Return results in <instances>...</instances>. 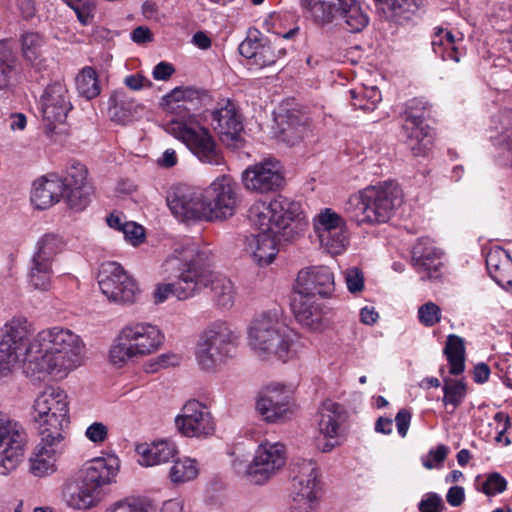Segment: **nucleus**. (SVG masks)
<instances>
[{
	"label": "nucleus",
	"instance_id": "1",
	"mask_svg": "<svg viewBox=\"0 0 512 512\" xmlns=\"http://www.w3.org/2000/svg\"><path fill=\"white\" fill-rule=\"evenodd\" d=\"M248 217L261 232L245 236L244 250L259 266L273 262L278 252L276 241H293L306 227L301 204L281 195L269 202H254Z\"/></svg>",
	"mask_w": 512,
	"mask_h": 512
},
{
	"label": "nucleus",
	"instance_id": "2",
	"mask_svg": "<svg viewBox=\"0 0 512 512\" xmlns=\"http://www.w3.org/2000/svg\"><path fill=\"white\" fill-rule=\"evenodd\" d=\"M174 255L165 260V271L172 270L165 283H162V302L175 297L189 299L210 285L214 305L221 310L231 309L237 298L233 281L221 274L197 264L194 249L189 246L175 248Z\"/></svg>",
	"mask_w": 512,
	"mask_h": 512
},
{
	"label": "nucleus",
	"instance_id": "3",
	"mask_svg": "<svg viewBox=\"0 0 512 512\" xmlns=\"http://www.w3.org/2000/svg\"><path fill=\"white\" fill-rule=\"evenodd\" d=\"M198 103V91L191 87H175L162 96V111L170 114L166 119V130L180 139L201 162L222 165L224 158L209 130L200 124L197 115L191 113Z\"/></svg>",
	"mask_w": 512,
	"mask_h": 512
},
{
	"label": "nucleus",
	"instance_id": "4",
	"mask_svg": "<svg viewBox=\"0 0 512 512\" xmlns=\"http://www.w3.org/2000/svg\"><path fill=\"white\" fill-rule=\"evenodd\" d=\"M80 352V338L69 329L42 330L29 342L26 374L37 379L42 374H66L77 366Z\"/></svg>",
	"mask_w": 512,
	"mask_h": 512
},
{
	"label": "nucleus",
	"instance_id": "5",
	"mask_svg": "<svg viewBox=\"0 0 512 512\" xmlns=\"http://www.w3.org/2000/svg\"><path fill=\"white\" fill-rule=\"evenodd\" d=\"M248 344L261 360L287 363L304 349L301 336L290 328L277 310L256 316L248 328Z\"/></svg>",
	"mask_w": 512,
	"mask_h": 512
},
{
	"label": "nucleus",
	"instance_id": "6",
	"mask_svg": "<svg viewBox=\"0 0 512 512\" xmlns=\"http://www.w3.org/2000/svg\"><path fill=\"white\" fill-rule=\"evenodd\" d=\"M401 202L398 185L394 181H385L351 195L345 204V212L358 225L386 223Z\"/></svg>",
	"mask_w": 512,
	"mask_h": 512
},
{
	"label": "nucleus",
	"instance_id": "7",
	"mask_svg": "<svg viewBox=\"0 0 512 512\" xmlns=\"http://www.w3.org/2000/svg\"><path fill=\"white\" fill-rule=\"evenodd\" d=\"M238 345V334L225 320L210 322L200 333L195 358L202 370L214 371L231 359Z\"/></svg>",
	"mask_w": 512,
	"mask_h": 512
},
{
	"label": "nucleus",
	"instance_id": "8",
	"mask_svg": "<svg viewBox=\"0 0 512 512\" xmlns=\"http://www.w3.org/2000/svg\"><path fill=\"white\" fill-rule=\"evenodd\" d=\"M306 17L317 25L341 21L351 33L362 31L369 17L357 0H300Z\"/></svg>",
	"mask_w": 512,
	"mask_h": 512
},
{
	"label": "nucleus",
	"instance_id": "9",
	"mask_svg": "<svg viewBox=\"0 0 512 512\" xmlns=\"http://www.w3.org/2000/svg\"><path fill=\"white\" fill-rule=\"evenodd\" d=\"M34 419L39 424V435L65 438L63 428L69 424L66 393L60 388H48L34 402Z\"/></svg>",
	"mask_w": 512,
	"mask_h": 512
},
{
	"label": "nucleus",
	"instance_id": "10",
	"mask_svg": "<svg viewBox=\"0 0 512 512\" xmlns=\"http://www.w3.org/2000/svg\"><path fill=\"white\" fill-rule=\"evenodd\" d=\"M291 512H316L319 504V467L313 459H297L291 464Z\"/></svg>",
	"mask_w": 512,
	"mask_h": 512
},
{
	"label": "nucleus",
	"instance_id": "11",
	"mask_svg": "<svg viewBox=\"0 0 512 512\" xmlns=\"http://www.w3.org/2000/svg\"><path fill=\"white\" fill-rule=\"evenodd\" d=\"M206 222L225 221L233 217L240 204L237 182L229 175H221L202 189Z\"/></svg>",
	"mask_w": 512,
	"mask_h": 512
},
{
	"label": "nucleus",
	"instance_id": "12",
	"mask_svg": "<svg viewBox=\"0 0 512 512\" xmlns=\"http://www.w3.org/2000/svg\"><path fill=\"white\" fill-rule=\"evenodd\" d=\"M29 336V324L25 319L14 318L0 330V377L10 376L21 356L26 373Z\"/></svg>",
	"mask_w": 512,
	"mask_h": 512
},
{
	"label": "nucleus",
	"instance_id": "13",
	"mask_svg": "<svg viewBox=\"0 0 512 512\" xmlns=\"http://www.w3.org/2000/svg\"><path fill=\"white\" fill-rule=\"evenodd\" d=\"M97 280L101 292L109 301L118 304H132L136 301L138 285L119 263H102Z\"/></svg>",
	"mask_w": 512,
	"mask_h": 512
},
{
	"label": "nucleus",
	"instance_id": "14",
	"mask_svg": "<svg viewBox=\"0 0 512 512\" xmlns=\"http://www.w3.org/2000/svg\"><path fill=\"white\" fill-rule=\"evenodd\" d=\"M28 441L27 432L19 422L0 413V475H8L23 459Z\"/></svg>",
	"mask_w": 512,
	"mask_h": 512
},
{
	"label": "nucleus",
	"instance_id": "15",
	"mask_svg": "<svg viewBox=\"0 0 512 512\" xmlns=\"http://www.w3.org/2000/svg\"><path fill=\"white\" fill-rule=\"evenodd\" d=\"M176 430L188 438H206L215 432L210 408L197 399H189L174 419Z\"/></svg>",
	"mask_w": 512,
	"mask_h": 512
},
{
	"label": "nucleus",
	"instance_id": "16",
	"mask_svg": "<svg viewBox=\"0 0 512 512\" xmlns=\"http://www.w3.org/2000/svg\"><path fill=\"white\" fill-rule=\"evenodd\" d=\"M286 463V449L280 442L265 441L255 451L245 473L250 482L262 485L274 476Z\"/></svg>",
	"mask_w": 512,
	"mask_h": 512
},
{
	"label": "nucleus",
	"instance_id": "17",
	"mask_svg": "<svg viewBox=\"0 0 512 512\" xmlns=\"http://www.w3.org/2000/svg\"><path fill=\"white\" fill-rule=\"evenodd\" d=\"M211 125L219 140L228 148L239 149L243 145V117L230 99L218 104L211 113Z\"/></svg>",
	"mask_w": 512,
	"mask_h": 512
},
{
	"label": "nucleus",
	"instance_id": "18",
	"mask_svg": "<svg viewBox=\"0 0 512 512\" xmlns=\"http://www.w3.org/2000/svg\"><path fill=\"white\" fill-rule=\"evenodd\" d=\"M166 203L173 216L181 222L206 221L202 189L174 187L168 192Z\"/></svg>",
	"mask_w": 512,
	"mask_h": 512
},
{
	"label": "nucleus",
	"instance_id": "19",
	"mask_svg": "<svg viewBox=\"0 0 512 512\" xmlns=\"http://www.w3.org/2000/svg\"><path fill=\"white\" fill-rule=\"evenodd\" d=\"M256 410L268 423H278L290 418L292 389L281 383L268 385L257 399Z\"/></svg>",
	"mask_w": 512,
	"mask_h": 512
},
{
	"label": "nucleus",
	"instance_id": "20",
	"mask_svg": "<svg viewBox=\"0 0 512 512\" xmlns=\"http://www.w3.org/2000/svg\"><path fill=\"white\" fill-rule=\"evenodd\" d=\"M87 168L78 161H71L65 176H59L61 189L68 206L75 211H82L89 204L92 186L87 181Z\"/></svg>",
	"mask_w": 512,
	"mask_h": 512
},
{
	"label": "nucleus",
	"instance_id": "21",
	"mask_svg": "<svg viewBox=\"0 0 512 512\" xmlns=\"http://www.w3.org/2000/svg\"><path fill=\"white\" fill-rule=\"evenodd\" d=\"M281 169L279 161L266 159L248 166L242 172V183L246 190L261 194L277 191L284 183Z\"/></svg>",
	"mask_w": 512,
	"mask_h": 512
},
{
	"label": "nucleus",
	"instance_id": "22",
	"mask_svg": "<svg viewBox=\"0 0 512 512\" xmlns=\"http://www.w3.org/2000/svg\"><path fill=\"white\" fill-rule=\"evenodd\" d=\"M490 140L496 149L495 160L500 166H512V109L500 108L491 116Z\"/></svg>",
	"mask_w": 512,
	"mask_h": 512
},
{
	"label": "nucleus",
	"instance_id": "23",
	"mask_svg": "<svg viewBox=\"0 0 512 512\" xmlns=\"http://www.w3.org/2000/svg\"><path fill=\"white\" fill-rule=\"evenodd\" d=\"M335 289L334 274L327 266H313L299 271L294 293L329 297Z\"/></svg>",
	"mask_w": 512,
	"mask_h": 512
},
{
	"label": "nucleus",
	"instance_id": "24",
	"mask_svg": "<svg viewBox=\"0 0 512 512\" xmlns=\"http://www.w3.org/2000/svg\"><path fill=\"white\" fill-rule=\"evenodd\" d=\"M120 459L114 455L96 457L87 461L79 470V479L100 492V488L116 482Z\"/></svg>",
	"mask_w": 512,
	"mask_h": 512
},
{
	"label": "nucleus",
	"instance_id": "25",
	"mask_svg": "<svg viewBox=\"0 0 512 512\" xmlns=\"http://www.w3.org/2000/svg\"><path fill=\"white\" fill-rule=\"evenodd\" d=\"M239 53L257 68L271 66L276 62L275 49L270 40L258 29L251 28L238 47Z\"/></svg>",
	"mask_w": 512,
	"mask_h": 512
},
{
	"label": "nucleus",
	"instance_id": "26",
	"mask_svg": "<svg viewBox=\"0 0 512 512\" xmlns=\"http://www.w3.org/2000/svg\"><path fill=\"white\" fill-rule=\"evenodd\" d=\"M72 109L66 86L54 82L47 86L42 95V114L48 126L63 123Z\"/></svg>",
	"mask_w": 512,
	"mask_h": 512
},
{
	"label": "nucleus",
	"instance_id": "27",
	"mask_svg": "<svg viewBox=\"0 0 512 512\" xmlns=\"http://www.w3.org/2000/svg\"><path fill=\"white\" fill-rule=\"evenodd\" d=\"M40 437V443L30 458V471L37 477L50 475L56 470V457L63 452L65 439L59 437L54 439L45 435H40Z\"/></svg>",
	"mask_w": 512,
	"mask_h": 512
},
{
	"label": "nucleus",
	"instance_id": "28",
	"mask_svg": "<svg viewBox=\"0 0 512 512\" xmlns=\"http://www.w3.org/2000/svg\"><path fill=\"white\" fill-rule=\"evenodd\" d=\"M121 339L130 341L137 356L151 354L160 346V329L149 323L129 325L121 330Z\"/></svg>",
	"mask_w": 512,
	"mask_h": 512
},
{
	"label": "nucleus",
	"instance_id": "29",
	"mask_svg": "<svg viewBox=\"0 0 512 512\" xmlns=\"http://www.w3.org/2000/svg\"><path fill=\"white\" fill-rule=\"evenodd\" d=\"M291 309L296 320L302 326L310 329L311 331H318L321 329L323 309L316 297L293 292Z\"/></svg>",
	"mask_w": 512,
	"mask_h": 512
},
{
	"label": "nucleus",
	"instance_id": "30",
	"mask_svg": "<svg viewBox=\"0 0 512 512\" xmlns=\"http://www.w3.org/2000/svg\"><path fill=\"white\" fill-rule=\"evenodd\" d=\"M319 431L325 438H338L343 425L348 419L345 407L333 400L327 399L322 402L319 410Z\"/></svg>",
	"mask_w": 512,
	"mask_h": 512
},
{
	"label": "nucleus",
	"instance_id": "31",
	"mask_svg": "<svg viewBox=\"0 0 512 512\" xmlns=\"http://www.w3.org/2000/svg\"><path fill=\"white\" fill-rule=\"evenodd\" d=\"M489 276L504 290L512 293V259L501 247H493L486 254Z\"/></svg>",
	"mask_w": 512,
	"mask_h": 512
},
{
	"label": "nucleus",
	"instance_id": "32",
	"mask_svg": "<svg viewBox=\"0 0 512 512\" xmlns=\"http://www.w3.org/2000/svg\"><path fill=\"white\" fill-rule=\"evenodd\" d=\"M143 111V106L137 104L123 90H115L111 93L108 100V114L111 121L127 125L137 120Z\"/></svg>",
	"mask_w": 512,
	"mask_h": 512
},
{
	"label": "nucleus",
	"instance_id": "33",
	"mask_svg": "<svg viewBox=\"0 0 512 512\" xmlns=\"http://www.w3.org/2000/svg\"><path fill=\"white\" fill-rule=\"evenodd\" d=\"M61 197L65 199L57 174H49L34 181L30 198L37 209H47L59 202Z\"/></svg>",
	"mask_w": 512,
	"mask_h": 512
},
{
	"label": "nucleus",
	"instance_id": "34",
	"mask_svg": "<svg viewBox=\"0 0 512 512\" xmlns=\"http://www.w3.org/2000/svg\"><path fill=\"white\" fill-rule=\"evenodd\" d=\"M412 265L418 272H427V278H433L441 266L439 260L442 252L436 248L429 238H420L411 251Z\"/></svg>",
	"mask_w": 512,
	"mask_h": 512
},
{
	"label": "nucleus",
	"instance_id": "35",
	"mask_svg": "<svg viewBox=\"0 0 512 512\" xmlns=\"http://www.w3.org/2000/svg\"><path fill=\"white\" fill-rule=\"evenodd\" d=\"M459 42L462 38H456L452 31L437 27L432 36V50L434 54L442 60H453L459 62L462 56V51L459 48Z\"/></svg>",
	"mask_w": 512,
	"mask_h": 512
},
{
	"label": "nucleus",
	"instance_id": "36",
	"mask_svg": "<svg viewBox=\"0 0 512 512\" xmlns=\"http://www.w3.org/2000/svg\"><path fill=\"white\" fill-rule=\"evenodd\" d=\"M99 491L91 485H86L78 478L75 485H69L64 493L69 506L75 509H89L95 506L99 500Z\"/></svg>",
	"mask_w": 512,
	"mask_h": 512
},
{
	"label": "nucleus",
	"instance_id": "37",
	"mask_svg": "<svg viewBox=\"0 0 512 512\" xmlns=\"http://www.w3.org/2000/svg\"><path fill=\"white\" fill-rule=\"evenodd\" d=\"M407 138V145L414 156L425 155L432 143V129L426 124L409 125L403 127Z\"/></svg>",
	"mask_w": 512,
	"mask_h": 512
},
{
	"label": "nucleus",
	"instance_id": "38",
	"mask_svg": "<svg viewBox=\"0 0 512 512\" xmlns=\"http://www.w3.org/2000/svg\"><path fill=\"white\" fill-rule=\"evenodd\" d=\"M63 238L54 233L43 235L36 243V250L31 259L39 262L53 264L54 258L64 249Z\"/></svg>",
	"mask_w": 512,
	"mask_h": 512
},
{
	"label": "nucleus",
	"instance_id": "39",
	"mask_svg": "<svg viewBox=\"0 0 512 512\" xmlns=\"http://www.w3.org/2000/svg\"><path fill=\"white\" fill-rule=\"evenodd\" d=\"M442 403L447 408L449 414H454L455 410L463 403L467 395V386L463 380L444 379L442 386Z\"/></svg>",
	"mask_w": 512,
	"mask_h": 512
},
{
	"label": "nucleus",
	"instance_id": "40",
	"mask_svg": "<svg viewBox=\"0 0 512 512\" xmlns=\"http://www.w3.org/2000/svg\"><path fill=\"white\" fill-rule=\"evenodd\" d=\"M444 354L449 363V372L460 375L465 369V347L463 339L451 334L447 337Z\"/></svg>",
	"mask_w": 512,
	"mask_h": 512
},
{
	"label": "nucleus",
	"instance_id": "41",
	"mask_svg": "<svg viewBox=\"0 0 512 512\" xmlns=\"http://www.w3.org/2000/svg\"><path fill=\"white\" fill-rule=\"evenodd\" d=\"M21 54L25 61L35 63L42 56L44 36L37 31H23L19 36Z\"/></svg>",
	"mask_w": 512,
	"mask_h": 512
},
{
	"label": "nucleus",
	"instance_id": "42",
	"mask_svg": "<svg viewBox=\"0 0 512 512\" xmlns=\"http://www.w3.org/2000/svg\"><path fill=\"white\" fill-rule=\"evenodd\" d=\"M17 58L8 41L0 40V90L11 86L16 72Z\"/></svg>",
	"mask_w": 512,
	"mask_h": 512
},
{
	"label": "nucleus",
	"instance_id": "43",
	"mask_svg": "<svg viewBox=\"0 0 512 512\" xmlns=\"http://www.w3.org/2000/svg\"><path fill=\"white\" fill-rule=\"evenodd\" d=\"M198 472L196 460L183 457L173 460L168 477L172 483L181 484L195 479Z\"/></svg>",
	"mask_w": 512,
	"mask_h": 512
},
{
	"label": "nucleus",
	"instance_id": "44",
	"mask_svg": "<svg viewBox=\"0 0 512 512\" xmlns=\"http://www.w3.org/2000/svg\"><path fill=\"white\" fill-rule=\"evenodd\" d=\"M345 225V220L330 208L322 209L313 220L314 231L318 239Z\"/></svg>",
	"mask_w": 512,
	"mask_h": 512
},
{
	"label": "nucleus",
	"instance_id": "45",
	"mask_svg": "<svg viewBox=\"0 0 512 512\" xmlns=\"http://www.w3.org/2000/svg\"><path fill=\"white\" fill-rule=\"evenodd\" d=\"M350 93L353 107L365 112L375 110L382 99L380 90L375 86L354 89Z\"/></svg>",
	"mask_w": 512,
	"mask_h": 512
},
{
	"label": "nucleus",
	"instance_id": "46",
	"mask_svg": "<svg viewBox=\"0 0 512 512\" xmlns=\"http://www.w3.org/2000/svg\"><path fill=\"white\" fill-rule=\"evenodd\" d=\"M53 276L52 265L31 259L28 272L29 283L41 291L49 290Z\"/></svg>",
	"mask_w": 512,
	"mask_h": 512
},
{
	"label": "nucleus",
	"instance_id": "47",
	"mask_svg": "<svg viewBox=\"0 0 512 512\" xmlns=\"http://www.w3.org/2000/svg\"><path fill=\"white\" fill-rule=\"evenodd\" d=\"M76 88L79 94L86 99H93L100 94L98 76L94 68L85 67L77 75Z\"/></svg>",
	"mask_w": 512,
	"mask_h": 512
},
{
	"label": "nucleus",
	"instance_id": "48",
	"mask_svg": "<svg viewBox=\"0 0 512 512\" xmlns=\"http://www.w3.org/2000/svg\"><path fill=\"white\" fill-rule=\"evenodd\" d=\"M321 247L331 255L342 254L348 246V234L346 225L319 238Z\"/></svg>",
	"mask_w": 512,
	"mask_h": 512
},
{
	"label": "nucleus",
	"instance_id": "49",
	"mask_svg": "<svg viewBox=\"0 0 512 512\" xmlns=\"http://www.w3.org/2000/svg\"><path fill=\"white\" fill-rule=\"evenodd\" d=\"M106 512H156L150 500L142 497H127L111 504Z\"/></svg>",
	"mask_w": 512,
	"mask_h": 512
},
{
	"label": "nucleus",
	"instance_id": "50",
	"mask_svg": "<svg viewBox=\"0 0 512 512\" xmlns=\"http://www.w3.org/2000/svg\"><path fill=\"white\" fill-rule=\"evenodd\" d=\"M475 489L487 496H494L504 492L507 481L499 473H491L487 476H477L474 482Z\"/></svg>",
	"mask_w": 512,
	"mask_h": 512
},
{
	"label": "nucleus",
	"instance_id": "51",
	"mask_svg": "<svg viewBox=\"0 0 512 512\" xmlns=\"http://www.w3.org/2000/svg\"><path fill=\"white\" fill-rule=\"evenodd\" d=\"M428 110V103L422 99H411L406 102L405 109L401 114L403 118V126L408 127L409 125L424 124Z\"/></svg>",
	"mask_w": 512,
	"mask_h": 512
},
{
	"label": "nucleus",
	"instance_id": "52",
	"mask_svg": "<svg viewBox=\"0 0 512 512\" xmlns=\"http://www.w3.org/2000/svg\"><path fill=\"white\" fill-rule=\"evenodd\" d=\"M137 357L129 340L121 339V332L115 339L109 351V359L113 365L123 366L128 360Z\"/></svg>",
	"mask_w": 512,
	"mask_h": 512
},
{
	"label": "nucleus",
	"instance_id": "53",
	"mask_svg": "<svg viewBox=\"0 0 512 512\" xmlns=\"http://www.w3.org/2000/svg\"><path fill=\"white\" fill-rule=\"evenodd\" d=\"M160 440H154L152 443H140L136 446V452L139 455L140 465L149 467L160 463Z\"/></svg>",
	"mask_w": 512,
	"mask_h": 512
},
{
	"label": "nucleus",
	"instance_id": "54",
	"mask_svg": "<svg viewBox=\"0 0 512 512\" xmlns=\"http://www.w3.org/2000/svg\"><path fill=\"white\" fill-rule=\"evenodd\" d=\"M70 6L82 25H88L94 17L95 2L94 0H65Z\"/></svg>",
	"mask_w": 512,
	"mask_h": 512
},
{
	"label": "nucleus",
	"instance_id": "55",
	"mask_svg": "<svg viewBox=\"0 0 512 512\" xmlns=\"http://www.w3.org/2000/svg\"><path fill=\"white\" fill-rule=\"evenodd\" d=\"M418 320L426 327H432L441 320V309L434 302H427L418 308Z\"/></svg>",
	"mask_w": 512,
	"mask_h": 512
},
{
	"label": "nucleus",
	"instance_id": "56",
	"mask_svg": "<svg viewBox=\"0 0 512 512\" xmlns=\"http://www.w3.org/2000/svg\"><path fill=\"white\" fill-rule=\"evenodd\" d=\"M308 125L305 122L291 121L286 128L282 130V138L289 145L293 146L302 140L308 133Z\"/></svg>",
	"mask_w": 512,
	"mask_h": 512
},
{
	"label": "nucleus",
	"instance_id": "57",
	"mask_svg": "<svg viewBox=\"0 0 512 512\" xmlns=\"http://www.w3.org/2000/svg\"><path fill=\"white\" fill-rule=\"evenodd\" d=\"M122 233L124 235V239L133 246L141 244L145 239L144 227L133 221L124 224Z\"/></svg>",
	"mask_w": 512,
	"mask_h": 512
},
{
	"label": "nucleus",
	"instance_id": "58",
	"mask_svg": "<svg viewBox=\"0 0 512 512\" xmlns=\"http://www.w3.org/2000/svg\"><path fill=\"white\" fill-rule=\"evenodd\" d=\"M347 289L350 293L361 292L364 288L363 273L356 267L349 268L344 273Z\"/></svg>",
	"mask_w": 512,
	"mask_h": 512
},
{
	"label": "nucleus",
	"instance_id": "59",
	"mask_svg": "<svg viewBox=\"0 0 512 512\" xmlns=\"http://www.w3.org/2000/svg\"><path fill=\"white\" fill-rule=\"evenodd\" d=\"M442 508V498L434 492L426 494V496L418 504V509L420 512H440Z\"/></svg>",
	"mask_w": 512,
	"mask_h": 512
},
{
	"label": "nucleus",
	"instance_id": "60",
	"mask_svg": "<svg viewBox=\"0 0 512 512\" xmlns=\"http://www.w3.org/2000/svg\"><path fill=\"white\" fill-rule=\"evenodd\" d=\"M85 436L93 443H103L108 437V428L102 422H94L85 431Z\"/></svg>",
	"mask_w": 512,
	"mask_h": 512
},
{
	"label": "nucleus",
	"instance_id": "61",
	"mask_svg": "<svg viewBox=\"0 0 512 512\" xmlns=\"http://www.w3.org/2000/svg\"><path fill=\"white\" fill-rule=\"evenodd\" d=\"M382 3L394 15H401L402 13L409 12L412 8L416 7L415 0H375Z\"/></svg>",
	"mask_w": 512,
	"mask_h": 512
},
{
	"label": "nucleus",
	"instance_id": "62",
	"mask_svg": "<svg viewBox=\"0 0 512 512\" xmlns=\"http://www.w3.org/2000/svg\"><path fill=\"white\" fill-rule=\"evenodd\" d=\"M448 453V448L445 445H438L436 449L430 450L427 459H423V466L427 469H432L436 464L442 463Z\"/></svg>",
	"mask_w": 512,
	"mask_h": 512
},
{
	"label": "nucleus",
	"instance_id": "63",
	"mask_svg": "<svg viewBox=\"0 0 512 512\" xmlns=\"http://www.w3.org/2000/svg\"><path fill=\"white\" fill-rule=\"evenodd\" d=\"M123 82L130 90L133 91H139L153 85L152 82L141 73L127 75Z\"/></svg>",
	"mask_w": 512,
	"mask_h": 512
},
{
	"label": "nucleus",
	"instance_id": "64",
	"mask_svg": "<svg viewBox=\"0 0 512 512\" xmlns=\"http://www.w3.org/2000/svg\"><path fill=\"white\" fill-rule=\"evenodd\" d=\"M412 415L407 409H401L395 417L397 432L401 437L407 435Z\"/></svg>",
	"mask_w": 512,
	"mask_h": 512
}]
</instances>
